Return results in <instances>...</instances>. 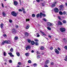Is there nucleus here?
Here are the masks:
<instances>
[{"instance_id": "nucleus-1", "label": "nucleus", "mask_w": 67, "mask_h": 67, "mask_svg": "<svg viewBox=\"0 0 67 67\" xmlns=\"http://www.w3.org/2000/svg\"><path fill=\"white\" fill-rule=\"evenodd\" d=\"M5 43H6V44H11V42H10V41L8 40H5L3 42H2L1 44V45H4Z\"/></svg>"}, {"instance_id": "nucleus-2", "label": "nucleus", "mask_w": 67, "mask_h": 67, "mask_svg": "<svg viewBox=\"0 0 67 67\" xmlns=\"http://www.w3.org/2000/svg\"><path fill=\"white\" fill-rule=\"evenodd\" d=\"M11 14L14 16H16L17 15V14L15 12H12L11 13Z\"/></svg>"}, {"instance_id": "nucleus-3", "label": "nucleus", "mask_w": 67, "mask_h": 67, "mask_svg": "<svg viewBox=\"0 0 67 67\" xmlns=\"http://www.w3.org/2000/svg\"><path fill=\"white\" fill-rule=\"evenodd\" d=\"M66 29L62 27L60 28V30L62 32H63L65 31Z\"/></svg>"}, {"instance_id": "nucleus-4", "label": "nucleus", "mask_w": 67, "mask_h": 67, "mask_svg": "<svg viewBox=\"0 0 67 67\" xmlns=\"http://www.w3.org/2000/svg\"><path fill=\"white\" fill-rule=\"evenodd\" d=\"M54 11L55 12H56V13L58 12L59 11V10L57 8H55L54 9Z\"/></svg>"}, {"instance_id": "nucleus-5", "label": "nucleus", "mask_w": 67, "mask_h": 67, "mask_svg": "<svg viewBox=\"0 0 67 67\" xmlns=\"http://www.w3.org/2000/svg\"><path fill=\"white\" fill-rule=\"evenodd\" d=\"M55 52L57 54H59V52L57 49H55Z\"/></svg>"}, {"instance_id": "nucleus-6", "label": "nucleus", "mask_w": 67, "mask_h": 67, "mask_svg": "<svg viewBox=\"0 0 67 67\" xmlns=\"http://www.w3.org/2000/svg\"><path fill=\"white\" fill-rule=\"evenodd\" d=\"M47 24L48 26H51L53 25V24H51V23L50 22L47 23Z\"/></svg>"}, {"instance_id": "nucleus-7", "label": "nucleus", "mask_w": 67, "mask_h": 67, "mask_svg": "<svg viewBox=\"0 0 67 67\" xmlns=\"http://www.w3.org/2000/svg\"><path fill=\"white\" fill-rule=\"evenodd\" d=\"M12 31L13 34H15V33H16V31L15 30V29H12Z\"/></svg>"}, {"instance_id": "nucleus-8", "label": "nucleus", "mask_w": 67, "mask_h": 67, "mask_svg": "<svg viewBox=\"0 0 67 67\" xmlns=\"http://www.w3.org/2000/svg\"><path fill=\"white\" fill-rule=\"evenodd\" d=\"M31 48V47L30 46H27V47H26V50H28V49H30Z\"/></svg>"}, {"instance_id": "nucleus-9", "label": "nucleus", "mask_w": 67, "mask_h": 67, "mask_svg": "<svg viewBox=\"0 0 67 67\" xmlns=\"http://www.w3.org/2000/svg\"><path fill=\"white\" fill-rule=\"evenodd\" d=\"M14 3L15 5H17L18 4V2L15 1L14 2Z\"/></svg>"}, {"instance_id": "nucleus-10", "label": "nucleus", "mask_w": 67, "mask_h": 67, "mask_svg": "<svg viewBox=\"0 0 67 67\" xmlns=\"http://www.w3.org/2000/svg\"><path fill=\"white\" fill-rule=\"evenodd\" d=\"M58 25H63V23H62L61 22L59 21L58 22Z\"/></svg>"}, {"instance_id": "nucleus-11", "label": "nucleus", "mask_w": 67, "mask_h": 67, "mask_svg": "<svg viewBox=\"0 0 67 67\" xmlns=\"http://www.w3.org/2000/svg\"><path fill=\"white\" fill-rule=\"evenodd\" d=\"M29 33L27 32H26L25 33V36H26V37H27V36H29Z\"/></svg>"}, {"instance_id": "nucleus-12", "label": "nucleus", "mask_w": 67, "mask_h": 67, "mask_svg": "<svg viewBox=\"0 0 67 67\" xmlns=\"http://www.w3.org/2000/svg\"><path fill=\"white\" fill-rule=\"evenodd\" d=\"M22 9L23 12L24 13H26V12H25V11L24 8H22Z\"/></svg>"}, {"instance_id": "nucleus-13", "label": "nucleus", "mask_w": 67, "mask_h": 67, "mask_svg": "<svg viewBox=\"0 0 67 67\" xmlns=\"http://www.w3.org/2000/svg\"><path fill=\"white\" fill-rule=\"evenodd\" d=\"M40 32H41V33L42 34H43V35H44V36H46V34H45V33H44L43 32H42V31H40Z\"/></svg>"}, {"instance_id": "nucleus-14", "label": "nucleus", "mask_w": 67, "mask_h": 67, "mask_svg": "<svg viewBox=\"0 0 67 67\" xmlns=\"http://www.w3.org/2000/svg\"><path fill=\"white\" fill-rule=\"evenodd\" d=\"M2 14H3V16H4V17H5V16H6V14H5V13L4 12H3L2 13Z\"/></svg>"}, {"instance_id": "nucleus-15", "label": "nucleus", "mask_w": 67, "mask_h": 67, "mask_svg": "<svg viewBox=\"0 0 67 67\" xmlns=\"http://www.w3.org/2000/svg\"><path fill=\"white\" fill-rule=\"evenodd\" d=\"M31 43L32 45H34L35 44V42L33 41H32L31 42Z\"/></svg>"}, {"instance_id": "nucleus-16", "label": "nucleus", "mask_w": 67, "mask_h": 67, "mask_svg": "<svg viewBox=\"0 0 67 67\" xmlns=\"http://www.w3.org/2000/svg\"><path fill=\"white\" fill-rule=\"evenodd\" d=\"M42 13H40V15H39V17H40V18H42Z\"/></svg>"}, {"instance_id": "nucleus-17", "label": "nucleus", "mask_w": 67, "mask_h": 67, "mask_svg": "<svg viewBox=\"0 0 67 67\" xmlns=\"http://www.w3.org/2000/svg\"><path fill=\"white\" fill-rule=\"evenodd\" d=\"M27 41L29 43H31V40L29 39L27 40Z\"/></svg>"}, {"instance_id": "nucleus-18", "label": "nucleus", "mask_w": 67, "mask_h": 67, "mask_svg": "<svg viewBox=\"0 0 67 67\" xmlns=\"http://www.w3.org/2000/svg\"><path fill=\"white\" fill-rule=\"evenodd\" d=\"M49 63V60H47L45 62V63L46 64H47Z\"/></svg>"}, {"instance_id": "nucleus-19", "label": "nucleus", "mask_w": 67, "mask_h": 67, "mask_svg": "<svg viewBox=\"0 0 67 67\" xmlns=\"http://www.w3.org/2000/svg\"><path fill=\"white\" fill-rule=\"evenodd\" d=\"M30 27V26L29 25H28L26 27V29H29V28Z\"/></svg>"}, {"instance_id": "nucleus-20", "label": "nucleus", "mask_w": 67, "mask_h": 67, "mask_svg": "<svg viewBox=\"0 0 67 67\" xmlns=\"http://www.w3.org/2000/svg\"><path fill=\"white\" fill-rule=\"evenodd\" d=\"M18 39V37L16 36L14 38V40H17Z\"/></svg>"}, {"instance_id": "nucleus-21", "label": "nucleus", "mask_w": 67, "mask_h": 67, "mask_svg": "<svg viewBox=\"0 0 67 67\" xmlns=\"http://www.w3.org/2000/svg\"><path fill=\"white\" fill-rule=\"evenodd\" d=\"M25 55H26V56H29V54L28 53H26L25 54Z\"/></svg>"}, {"instance_id": "nucleus-22", "label": "nucleus", "mask_w": 67, "mask_h": 67, "mask_svg": "<svg viewBox=\"0 0 67 67\" xmlns=\"http://www.w3.org/2000/svg\"><path fill=\"white\" fill-rule=\"evenodd\" d=\"M59 14L60 15H63V12H62L61 11H60L59 12Z\"/></svg>"}, {"instance_id": "nucleus-23", "label": "nucleus", "mask_w": 67, "mask_h": 67, "mask_svg": "<svg viewBox=\"0 0 67 67\" xmlns=\"http://www.w3.org/2000/svg\"><path fill=\"white\" fill-rule=\"evenodd\" d=\"M35 44L36 45V46H38V45H39L38 43L37 42H35Z\"/></svg>"}, {"instance_id": "nucleus-24", "label": "nucleus", "mask_w": 67, "mask_h": 67, "mask_svg": "<svg viewBox=\"0 0 67 67\" xmlns=\"http://www.w3.org/2000/svg\"><path fill=\"white\" fill-rule=\"evenodd\" d=\"M36 16L37 18H39V16H40V14H38L36 15Z\"/></svg>"}, {"instance_id": "nucleus-25", "label": "nucleus", "mask_w": 67, "mask_h": 67, "mask_svg": "<svg viewBox=\"0 0 67 67\" xmlns=\"http://www.w3.org/2000/svg\"><path fill=\"white\" fill-rule=\"evenodd\" d=\"M16 54L18 56H20V53H19V52L16 53Z\"/></svg>"}, {"instance_id": "nucleus-26", "label": "nucleus", "mask_w": 67, "mask_h": 67, "mask_svg": "<svg viewBox=\"0 0 67 67\" xmlns=\"http://www.w3.org/2000/svg\"><path fill=\"white\" fill-rule=\"evenodd\" d=\"M62 22H63V23H64V24H65L66 23V21L65 20H63Z\"/></svg>"}, {"instance_id": "nucleus-27", "label": "nucleus", "mask_w": 67, "mask_h": 67, "mask_svg": "<svg viewBox=\"0 0 67 67\" xmlns=\"http://www.w3.org/2000/svg\"><path fill=\"white\" fill-rule=\"evenodd\" d=\"M44 47H41L40 48V50H43L44 49Z\"/></svg>"}, {"instance_id": "nucleus-28", "label": "nucleus", "mask_w": 67, "mask_h": 67, "mask_svg": "<svg viewBox=\"0 0 67 67\" xmlns=\"http://www.w3.org/2000/svg\"><path fill=\"white\" fill-rule=\"evenodd\" d=\"M3 24H1V28H2V27H3Z\"/></svg>"}, {"instance_id": "nucleus-29", "label": "nucleus", "mask_w": 67, "mask_h": 67, "mask_svg": "<svg viewBox=\"0 0 67 67\" xmlns=\"http://www.w3.org/2000/svg\"><path fill=\"white\" fill-rule=\"evenodd\" d=\"M10 51L11 52H12L13 51V49L12 48H11L10 49Z\"/></svg>"}, {"instance_id": "nucleus-30", "label": "nucleus", "mask_w": 67, "mask_h": 67, "mask_svg": "<svg viewBox=\"0 0 67 67\" xmlns=\"http://www.w3.org/2000/svg\"><path fill=\"white\" fill-rule=\"evenodd\" d=\"M3 54L4 56H7V55H6V53H5V52H4Z\"/></svg>"}, {"instance_id": "nucleus-31", "label": "nucleus", "mask_w": 67, "mask_h": 67, "mask_svg": "<svg viewBox=\"0 0 67 67\" xmlns=\"http://www.w3.org/2000/svg\"><path fill=\"white\" fill-rule=\"evenodd\" d=\"M32 17H35V15L34 14H32Z\"/></svg>"}, {"instance_id": "nucleus-32", "label": "nucleus", "mask_w": 67, "mask_h": 67, "mask_svg": "<svg viewBox=\"0 0 67 67\" xmlns=\"http://www.w3.org/2000/svg\"><path fill=\"white\" fill-rule=\"evenodd\" d=\"M42 15L43 16H44V17H45V16H46V15H45V14H43L42 13Z\"/></svg>"}, {"instance_id": "nucleus-33", "label": "nucleus", "mask_w": 67, "mask_h": 67, "mask_svg": "<svg viewBox=\"0 0 67 67\" xmlns=\"http://www.w3.org/2000/svg\"><path fill=\"white\" fill-rule=\"evenodd\" d=\"M47 29L48 30H51V28L49 27H47Z\"/></svg>"}, {"instance_id": "nucleus-34", "label": "nucleus", "mask_w": 67, "mask_h": 67, "mask_svg": "<svg viewBox=\"0 0 67 67\" xmlns=\"http://www.w3.org/2000/svg\"><path fill=\"white\" fill-rule=\"evenodd\" d=\"M63 41H64V42H66V38H64L63 39Z\"/></svg>"}, {"instance_id": "nucleus-35", "label": "nucleus", "mask_w": 67, "mask_h": 67, "mask_svg": "<svg viewBox=\"0 0 67 67\" xmlns=\"http://www.w3.org/2000/svg\"><path fill=\"white\" fill-rule=\"evenodd\" d=\"M28 63L31 64V60H29L28 61Z\"/></svg>"}, {"instance_id": "nucleus-36", "label": "nucleus", "mask_w": 67, "mask_h": 67, "mask_svg": "<svg viewBox=\"0 0 67 67\" xmlns=\"http://www.w3.org/2000/svg\"><path fill=\"white\" fill-rule=\"evenodd\" d=\"M9 22L10 23H12V20L9 19Z\"/></svg>"}, {"instance_id": "nucleus-37", "label": "nucleus", "mask_w": 67, "mask_h": 67, "mask_svg": "<svg viewBox=\"0 0 67 67\" xmlns=\"http://www.w3.org/2000/svg\"><path fill=\"white\" fill-rule=\"evenodd\" d=\"M19 2L20 3V5H22V3H21V0H19Z\"/></svg>"}, {"instance_id": "nucleus-38", "label": "nucleus", "mask_w": 67, "mask_h": 67, "mask_svg": "<svg viewBox=\"0 0 67 67\" xmlns=\"http://www.w3.org/2000/svg\"><path fill=\"white\" fill-rule=\"evenodd\" d=\"M65 58L66 59H64V60H65V61H66V62L67 59V56H66Z\"/></svg>"}, {"instance_id": "nucleus-39", "label": "nucleus", "mask_w": 67, "mask_h": 67, "mask_svg": "<svg viewBox=\"0 0 67 67\" xmlns=\"http://www.w3.org/2000/svg\"><path fill=\"white\" fill-rule=\"evenodd\" d=\"M37 64L36 63H35L33 64V66H34V67H35V66H36Z\"/></svg>"}, {"instance_id": "nucleus-40", "label": "nucleus", "mask_w": 67, "mask_h": 67, "mask_svg": "<svg viewBox=\"0 0 67 67\" xmlns=\"http://www.w3.org/2000/svg\"><path fill=\"white\" fill-rule=\"evenodd\" d=\"M41 4L42 5V6H43V7H44V6H45V4H44V3H41Z\"/></svg>"}, {"instance_id": "nucleus-41", "label": "nucleus", "mask_w": 67, "mask_h": 67, "mask_svg": "<svg viewBox=\"0 0 67 67\" xmlns=\"http://www.w3.org/2000/svg\"><path fill=\"white\" fill-rule=\"evenodd\" d=\"M39 34L38 33H37V37H40V35H38Z\"/></svg>"}, {"instance_id": "nucleus-42", "label": "nucleus", "mask_w": 67, "mask_h": 67, "mask_svg": "<svg viewBox=\"0 0 67 67\" xmlns=\"http://www.w3.org/2000/svg\"><path fill=\"white\" fill-rule=\"evenodd\" d=\"M15 26L16 27V28H18V27H19V25H16Z\"/></svg>"}, {"instance_id": "nucleus-43", "label": "nucleus", "mask_w": 67, "mask_h": 67, "mask_svg": "<svg viewBox=\"0 0 67 67\" xmlns=\"http://www.w3.org/2000/svg\"><path fill=\"white\" fill-rule=\"evenodd\" d=\"M34 40L35 42H38V39H35Z\"/></svg>"}, {"instance_id": "nucleus-44", "label": "nucleus", "mask_w": 67, "mask_h": 67, "mask_svg": "<svg viewBox=\"0 0 67 67\" xmlns=\"http://www.w3.org/2000/svg\"><path fill=\"white\" fill-rule=\"evenodd\" d=\"M43 21H44L45 22H46V21H47V20L45 19V18H43Z\"/></svg>"}, {"instance_id": "nucleus-45", "label": "nucleus", "mask_w": 67, "mask_h": 67, "mask_svg": "<svg viewBox=\"0 0 67 67\" xmlns=\"http://www.w3.org/2000/svg\"><path fill=\"white\" fill-rule=\"evenodd\" d=\"M18 64L19 65H21V62H19Z\"/></svg>"}, {"instance_id": "nucleus-46", "label": "nucleus", "mask_w": 67, "mask_h": 67, "mask_svg": "<svg viewBox=\"0 0 67 67\" xmlns=\"http://www.w3.org/2000/svg\"><path fill=\"white\" fill-rule=\"evenodd\" d=\"M8 54H9V55H10V56L12 54V53L11 52L9 53H8Z\"/></svg>"}, {"instance_id": "nucleus-47", "label": "nucleus", "mask_w": 67, "mask_h": 67, "mask_svg": "<svg viewBox=\"0 0 67 67\" xmlns=\"http://www.w3.org/2000/svg\"><path fill=\"white\" fill-rule=\"evenodd\" d=\"M64 48L65 49H66L67 50V46H64Z\"/></svg>"}, {"instance_id": "nucleus-48", "label": "nucleus", "mask_w": 67, "mask_h": 67, "mask_svg": "<svg viewBox=\"0 0 67 67\" xmlns=\"http://www.w3.org/2000/svg\"><path fill=\"white\" fill-rule=\"evenodd\" d=\"M66 14V12L65 11H64L63 12V14L64 15H65Z\"/></svg>"}, {"instance_id": "nucleus-49", "label": "nucleus", "mask_w": 67, "mask_h": 67, "mask_svg": "<svg viewBox=\"0 0 67 67\" xmlns=\"http://www.w3.org/2000/svg\"><path fill=\"white\" fill-rule=\"evenodd\" d=\"M60 8H63V6L62 5H60Z\"/></svg>"}, {"instance_id": "nucleus-50", "label": "nucleus", "mask_w": 67, "mask_h": 67, "mask_svg": "<svg viewBox=\"0 0 67 67\" xmlns=\"http://www.w3.org/2000/svg\"><path fill=\"white\" fill-rule=\"evenodd\" d=\"M58 18L59 19V20H61V18H60V16H58Z\"/></svg>"}, {"instance_id": "nucleus-51", "label": "nucleus", "mask_w": 67, "mask_h": 67, "mask_svg": "<svg viewBox=\"0 0 67 67\" xmlns=\"http://www.w3.org/2000/svg\"><path fill=\"white\" fill-rule=\"evenodd\" d=\"M37 54H40V53L38 51L37 52Z\"/></svg>"}, {"instance_id": "nucleus-52", "label": "nucleus", "mask_w": 67, "mask_h": 67, "mask_svg": "<svg viewBox=\"0 0 67 67\" xmlns=\"http://www.w3.org/2000/svg\"><path fill=\"white\" fill-rule=\"evenodd\" d=\"M52 7H54L55 6V4H53L52 5Z\"/></svg>"}, {"instance_id": "nucleus-53", "label": "nucleus", "mask_w": 67, "mask_h": 67, "mask_svg": "<svg viewBox=\"0 0 67 67\" xmlns=\"http://www.w3.org/2000/svg\"><path fill=\"white\" fill-rule=\"evenodd\" d=\"M50 49H51V50H52V49H53V48L52 47H51L50 48Z\"/></svg>"}, {"instance_id": "nucleus-54", "label": "nucleus", "mask_w": 67, "mask_h": 67, "mask_svg": "<svg viewBox=\"0 0 67 67\" xmlns=\"http://www.w3.org/2000/svg\"><path fill=\"white\" fill-rule=\"evenodd\" d=\"M51 65H54V63L52 62H51Z\"/></svg>"}, {"instance_id": "nucleus-55", "label": "nucleus", "mask_w": 67, "mask_h": 67, "mask_svg": "<svg viewBox=\"0 0 67 67\" xmlns=\"http://www.w3.org/2000/svg\"><path fill=\"white\" fill-rule=\"evenodd\" d=\"M36 1L37 2H39L40 1V0H36Z\"/></svg>"}, {"instance_id": "nucleus-56", "label": "nucleus", "mask_w": 67, "mask_h": 67, "mask_svg": "<svg viewBox=\"0 0 67 67\" xmlns=\"http://www.w3.org/2000/svg\"><path fill=\"white\" fill-rule=\"evenodd\" d=\"M9 62L10 63H12V60H10L9 61Z\"/></svg>"}, {"instance_id": "nucleus-57", "label": "nucleus", "mask_w": 67, "mask_h": 67, "mask_svg": "<svg viewBox=\"0 0 67 67\" xmlns=\"http://www.w3.org/2000/svg\"><path fill=\"white\" fill-rule=\"evenodd\" d=\"M3 36H4V37H5V36H7V35L5 34H4V35H3Z\"/></svg>"}, {"instance_id": "nucleus-58", "label": "nucleus", "mask_w": 67, "mask_h": 67, "mask_svg": "<svg viewBox=\"0 0 67 67\" xmlns=\"http://www.w3.org/2000/svg\"><path fill=\"white\" fill-rule=\"evenodd\" d=\"M11 57H14V55L12 54L11 55H10Z\"/></svg>"}, {"instance_id": "nucleus-59", "label": "nucleus", "mask_w": 67, "mask_h": 67, "mask_svg": "<svg viewBox=\"0 0 67 67\" xmlns=\"http://www.w3.org/2000/svg\"><path fill=\"white\" fill-rule=\"evenodd\" d=\"M2 6L3 8L4 7V5H3V3H2Z\"/></svg>"}, {"instance_id": "nucleus-60", "label": "nucleus", "mask_w": 67, "mask_h": 67, "mask_svg": "<svg viewBox=\"0 0 67 67\" xmlns=\"http://www.w3.org/2000/svg\"><path fill=\"white\" fill-rule=\"evenodd\" d=\"M26 21H30V19H27L26 20Z\"/></svg>"}, {"instance_id": "nucleus-61", "label": "nucleus", "mask_w": 67, "mask_h": 67, "mask_svg": "<svg viewBox=\"0 0 67 67\" xmlns=\"http://www.w3.org/2000/svg\"><path fill=\"white\" fill-rule=\"evenodd\" d=\"M19 11H21V12H22V10L20 9L19 10Z\"/></svg>"}, {"instance_id": "nucleus-62", "label": "nucleus", "mask_w": 67, "mask_h": 67, "mask_svg": "<svg viewBox=\"0 0 67 67\" xmlns=\"http://www.w3.org/2000/svg\"><path fill=\"white\" fill-rule=\"evenodd\" d=\"M37 58L38 59L40 58V56L38 55L37 56Z\"/></svg>"}, {"instance_id": "nucleus-63", "label": "nucleus", "mask_w": 67, "mask_h": 67, "mask_svg": "<svg viewBox=\"0 0 67 67\" xmlns=\"http://www.w3.org/2000/svg\"><path fill=\"white\" fill-rule=\"evenodd\" d=\"M44 67H48V66L47 65H44Z\"/></svg>"}, {"instance_id": "nucleus-64", "label": "nucleus", "mask_w": 67, "mask_h": 67, "mask_svg": "<svg viewBox=\"0 0 67 67\" xmlns=\"http://www.w3.org/2000/svg\"><path fill=\"white\" fill-rule=\"evenodd\" d=\"M66 6L67 7V3H65Z\"/></svg>"}]
</instances>
